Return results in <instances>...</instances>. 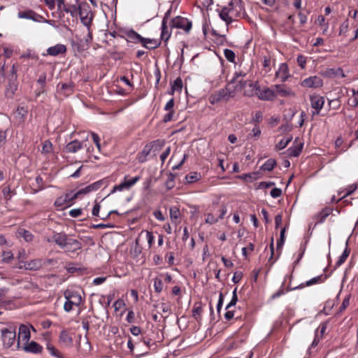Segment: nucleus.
<instances>
[{
  "label": "nucleus",
  "mask_w": 358,
  "mask_h": 358,
  "mask_svg": "<svg viewBox=\"0 0 358 358\" xmlns=\"http://www.w3.org/2000/svg\"><path fill=\"white\" fill-rule=\"evenodd\" d=\"M31 338V334L29 327L26 324H21L19 327L18 331V340L17 343V347L18 349L21 348L20 342L27 343Z\"/></svg>",
  "instance_id": "nucleus-8"
},
{
  "label": "nucleus",
  "mask_w": 358,
  "mask_h": 358,
  "mask_svg": "<svg viewBox=\"0 0 358 358\" xmlns=\"http://www.w3.org/2000/svg\"><path fill=\"white\" fill-rule=\"evenodd\" d=\"M21 58H30V59H38V56L37 54H36L35 52H32L31 50H28L26 52H24V54H22L21 56H20Z\"/></svg>",
  "instance_id": "nucleus-52"
},
{
  "label": "nucleus",
  "mask_w": 358,
  "mask_h": 358,
  "mask_svg": "<svg viewBox=\"0 0 358 358\" xmlns=\"http://www.w3.org/2000/svg\"><path fill=\"white\" fill-rule=\"evenodd\" d=\"M202 306L200 303H195L192 309V316L196 320L199 321L201 319Z\"/></svg>",
  "instance_id": "nucleus-31"
},
{
  "label": "nucleus",
  "mask_w": 358,
  "mask_h": 358,
  "mask_svg": "<svg viewBox=\"0 0 358 358\" xmlns=\"http://www.w3.org/2000/svg\"><path fill=\"white\" fill-rule=\"evenodd\" d=\"M257 97L262 101H273L276 97V93L274 87H265L259 93Z\"/></svg>",
  "instance_id": "nucleus-12"
},
{
  "label": "nucleus",
  "mask_w": 358,
  "mask_h": 358,
  "mask_svg": "<svg viewBox=\"0 0 358 358\" xmlns=\"http://www.w3.org/2000/svg\"><path fill=\"white\" fill-rule=\"evenodd\" d=\"M332 208H325L322 209L317 215L318 221L317 223H322L326 218L331 213Z\"/></svg>",
  "instance_id": "nucleus-32"
},
{
  "label": "nucleus",
  "mask_w": 358,
  "mask_h": 358,
  "mask_svg": "<svg viewBox=\"0 0 358 358\" xmlns=\"http://www.w3.org/2000/svg\"><path fill=\"white\" fill-rule=\"evenodd\" d=\"M127 176H125L124 178V182H126V185L129 189L132 186H134L141 179V176H136L132 178L131 179H129V180H127Z\"/></svg>",
  "instance_id": "nucleus-43"
},
{
  "label": "nucleus",
  "mask_w": 358,
  "mask_h": 358,
  "mask_svg": "<svg viewBox=\"0 0 358 358\" xmlns=\"http://www.w3.org/2000/svg\"><path fill=\"white\" fill-rule=\"evenodd\" d=\"M66 300H71L75 306H79L83 301L80 294L78 291L67 289L64 292Z\"/></svg>",
  "instance_id": "nucleus-11"
},
{
  "label": "nucleus",
  "mask_w": 358,
  "mask_h": 358,
  "mask_svg": "<svg viewBox=\"0 0 358 358\" xmlns=\"http://www.w3.org/2000/svg\"><path fill=\"white\" fill-rule=\"evenodd\" d=\"M292 137L289 136L286 138L281 139L275 145L276 150H281L285 148L287 145L292 141Z\"/></svg>",
  "instance_id": "nucleus-37"
},
{
  "label": "nucleus",
  "mask_w": 358,
  "mask_h": 358,
  "mask_svg": "<svg viewBox=\"0 0 358 358\" xmlns=\"http://www.w3.org/2000/svg\"><path fill=\"white\" fill-rule=\"evenodd\" d=\"M46 79L47 76L45 73H42L41 74H40L37 80V83L41 85V88H45L46 84Z\"/></svg>",
  "instance_id": "nucleus-56"
},
{
  "label": "nucleus",
  "mask_w": 358,
  "mask_h": 358,
  "mask_svg": "<svg viewBox=\"0 0 358 358\" xmlns=\"http://www.w3.org/2000/svg\"><path fill=\"white\" fill-rule=\"evenodd\" d=\"M175 174L170 173L166 182V186L168 189H171L174 187Z\"/></svg>",
  "instance_id": "nucleus-51"
},
{
  "label": "nucleus",
  "mask_w": 358,
  "mask_h": 358,
  "mask_svg": "<svg viewBox=\"0 0 358 358\" xmlns=\"http://www.w3.org/2000/svg\"><path fill=\"white\" fill-rule=\"evenodd\" d=\"M329 277V275L322 274L318 276L314 277L306 282L301 283L299 285L294 287L292 289H303L306 286L309 287L315 284L324 282Z\"/></svg>",
  "instance_id": "nucleus-10"
},
{
  "label": "nucleus",
  "mask_w": 358,
  "mask_h": 358,
  "mask_svg": "<svg viewBox=\"0 0 358 358\" xmlns=\"http://www.w3.org/2000/svg\"><path fill=\"white\" fill-rule=\"evenodd\" d=\"M303 143H300L298 145H292L287 149L288 155L290 157H298L303 149Z\"/></svg>",
  "instance_id": "nucleus-28"
},
{
  "label": "nucleus",
  "mask_w": 358,
  "mask_h": 358,
  "mask_svg": "<svg viewBox=\"0 0 358 358\" xmlns=\"http://www.w3.org/2000/svg\"><path fill=\"white\" fill-rule=\"evenodd\" d=\"M102 185V182L101 180H99V181H96L94 183H92L89 185H87V188L90 191V192H94V191H96L98 190Z\"/></svg>",
  "instance_id": "nucleus-54"
},
{
  "label": "nucleus",
  "mask_w": 358,
  "mask_h": 358,
  "mask_svg": "<svg viewBox=\"0 0 358 358\" xmlns=\"http://www.w3.org/2000/svg\"><path fill=\"white\" fill-rule=\"evenodd\" d=\"M311 107L316 110H321L324 104V98L319 94H313L310 96Z\"/></svg>",
  "instance_id": "nucleus-18"
},
{
  "label": "nucleus",
  "mask_w": 358,
  "mask_h": 358,
  "mask_svg": "<svg viewBox=\"0 0 358 358\" xmlns=\"http://www.w3.org/2000/svg\"><path fill=\"white\" fill-rule=\"evenodd\" d=\"M285 239H283V238H279L278 241H277V245H276V250H277V257H275V259L271 262V265H273L274 264V262L278 259V258L279 257L280 253H281V250L282 248V246L285 243Z\"/></svg>",
  "instance_id": "nucleus-46"
},
{
  "label": "nucleus",
  "mask_w": 358,
  "mask_h": 358,
  "mask_svg": "<svg viewBox=\"0 0 358 358\" xmlns=\"http://www.w3.org/2000/svg\"><path fill=\"white\" fill-rule=\"evenodd\" d=\"M183 83L181 78H177L171 85V94L175 91L180 92L182 89Z\"/></svg>",
  "instance_id": "nucleus-36"
},
{
  "label": "nucleus",
  "mask_w": 358,
  "mask_h": 358,
  "mask_svg": "<svg viewBox=\"0 0 358 358\" xmlns=\"http://www.w3.org/2000/svg\"><path fill=\"white\" fill-rule=\"evenodd\" d=\"M127 41L134 43H141L142 45L143 41H146L144 37L141 36L138 33H137L134 29H129L125 33Z\"/></svg>",
  "instance_id": "nucleus-20"
},
{
  "label": "nucleus",
  "mask_w": 358,
  "mask_h": 358,
  "mask_svg": "<svg viewBox=\"0 0 358 358\" xmlns=\"http://www.w3.org/2000/svg\"><path fill=\"white\" fill-rule=\"evenodd\" d=\"M201 173L197 172H191L185 176V180L187 183H192L201 179Z\"/></svg>",
  "instance_id": "nucleus-35"
},
{
  "label": "nucleus",
  "mask_w": 358,
  "mask_h": 358,
  "mask_svg": "<svg viewBox=\"0 0 358 358\" xmlns=\"http://www.w3.org/2000/svg\"><path fill=\"white\" fill-rule=\"evenodd\" d=\"M285 281L282 282L280 289L275 292V293H273L272 294V296H271V299H275L280 296H281L282 295H284L285 294Z\"/></svg>",
  "instance_id": "nucleus-47"
},
{
  "label": "nucleus",
  "mask_w": 358,
  "mask_h": 358,
  "mask_svg": "<svg viewBox=\"0 0 358 358\" xmlns=\"http://www.w3.org/2000/svg\"><path fill=\"white\" fill-rule=\"evenodd\" d=\"M17 16L19 18L31 20L34 22H41L43 19L42 15L36 13L32 10L20 11L17 14Z\"/></svg>",
  "instance_id": "nucleus-13"
},
{
  "label": "nucleus",
  "mask_w": 358,
  "mask_h": 358,
  "mask_svg": "<svg viewBox=\"0 0 358 358\" xmlns=\"http://www.w3.org/2000/svg\"><path fill=\"white\" fill-rule=\"evenodd\" d=\"M282 190L280 188L275 187L271 191V196L273 198H278L282 195Z\"/></svg>",
  "instance_id": "nucleus-62"
},
{
  "label": "nucleus",
  "mask_w": 358,
  "mask_h": 358,
  "mask_svg": "<svg viewBox=\"0 0 358 358\" xmlns=\"http://www.w3.org/2000/svg\"><path fill=\"white\" fill-rule=\"evenodd\" d=\"M171 27V28L182 29L186 33H189L192 29V24L187 18L178 15L172 19Z\"/></svg>",
  "instance_id": "nucleus-2"
},
{
  "label": "nucleus",
  "mask_w": 358,
  "mask_h": 358,
  "mask_svg": "<svg viewBox=\"0 0 358 358\" xmlns=\"http://www.w3.org/2000/svg\"><path fill=\"white\" fill-rule=\"evenodd\" d=\"M67 49L65 45L58 43L55 45L49 47L45 52H43L42 55L43 57L45 56H52V57H57L61 55H64L66 53Z\"/></svg>",
  "instance_id": "nucleus-7"
},
{
  "label": "nucleus",
  "mask_w": 358,
  "mask_h": 358,
  "mask_svg": "<svg viewBox=\"0 0 358 358\" xmlns=\"http://www.w3.org/2000/svg\"><path fill=\"white\" fill-rule=\"evenodd\" d=\"M327 74L329 76H334L335 77H341L345 78V74L343 72V69L341 68L338 69H330L327 71Z\"/></svg>",
  "instance_id": "nucleus-39"
},
{
  "label": "nucleus",
  "mask_w": 358,
  "mask_h": 358,
  "mask_svg": "<svg viewBox=\"0 0 358 358\" xmlns=\"http://www.w3.org/2000/svg\"><path fill=\"white\" fill-rule=\"evenodd\" d=\"M54 204L56 207L60 208L61 209H64L72 206L69 193L57 197Z\"/></svg>",
  "instance_id": "nucleus-19"
},
{
  "label": "nucleus",
  "mask_w": 358,
  "mask_h": 358,
  "mask_svg": "<svg viewBox=\"0 0 358 358\" xmlns=\"http://www.w3.org/2000/svg\"><path fill=\"white\" fill-rule=\"evenodd\" d=\"M234 90L227 85L224 88L220 89L210 96L209 100L212 104L219 103L222 101H227L234 96Z\"/></svg>",
  "instance_id": "nucleus-1"
},
{
  "label": "nucleus",
  "mask_w": 358,
  "mask_h": 358,
  "mask_svg": "<svg viewBox=\"0 0 358 358\" xmlns=\"http://www.w3.org/2000/svg\"><path fill=\"white\" fill-rule=\"evenodd\" d=\"M47 350L52 357L56 358H64L63 355L51 344L47 345Z\"/></svg>",
  "instance_id": "nucleus-38"
},
{
  "label": "nucleus",
  "mask_w": 358,
  "mask_h": 358,
  "mask_svg": "<svg viewBox=\"0 0 358 358\" xmlns=\"http://www.w3.org/2000/svg\"><path fill=\"white\" fill-rule=\"evenodd\" d=\"M345 244H346V247H345L343 252L339 257L338 261L336 262V263L335 264V267H334L335 269L336 268L339 267L340 266H341L345 262L346 259L348 258V257L350 255V250L348 248V241H346Z\"/></svg>",
  "instance_id": "nucleus-29"
},
{
  "label": "nucleus",
  "mask_w": 358,
  "mask_h": 358,
  "mask_svg": "<svg viewBox=\"0 0 358 358\" xmlns=\"http://www.w3.org/2000/svg\"><path fill=\"white\" fill-rule=\"evenodd\" d=\"M242 278H243V273L241 271H236L234 273V275L232 278V281L234 283H238L240 282V280L242 279Z\"/></svg>",
  "instance_id": "nucleus-63"
},
{
  "label": "nucleus",
  "mask_w": 358,
  "mask_h": 358,
  "mask_svg": "<svg viewBox=\"0 0 358 358\" xmlns=\"http://www.w3.org/2000/svg\"><path fill=\"white\" fill-rule=\"evenodd\" d=\"M3 344L6 348H10L16 338L15 329L13 328H3L1 329Z\"/></svg>",
  "instance_id": "nucleus-3"
},
{
  "label": "nucleus",
  "mask_w": 358,
  "mask_h": 358,
  "mask_svg": "<svg viewBox=\"0 0 358 358\" xmlns=\"http://www.w3.org/2000/svg\"><path fill=\"white\" fill-rule=\"evenodd\" d=\"M357 184H352V185L348 186L345 189V193L343 194V196L341 198L338 199L336 201H338L341 199L347 197L349 195L352 194L357 189Z\"/></svg>",
  "instance_id": "nucleus-45"
},
{
  "label": "nucleus",
  "mask_w": 358,
  "mask_h": 358,
  "mask_svg": "<svg viewBox=\"0 0 358 358\" xmlns=\"http://www.w3.org/2000/svg\"><path fill=\"white\" fill-rule=\"evenodd\" d=\"M66 236V234L64 232L54 231L52 236L47 238V241L48 243H55L57 245H58L60 248L63 243V241L64 240Z\"/></svg>",
  "instance_id": "nucleus-23"
},
{
  "label": "nucleus",
  "mask_w": 358,
  "mask_h": 358,
  "mask_svg": "<svg viewBox=\"0 0 358 358\" xmlns=\"http://www.w3.org/2000/svg\"><path fill=\"white\" fill-rule=\"evenodd\" d=\"M263 120V114L261 111H257L255 113V114L253 115L250 122L253 123L255 124H257V123H259Z\"/></svg>",
  "instance_id": "nucleus-50"
},
{
  "label": "nucleus",
  "mask_w": 358,
  "mask_h": 358,
  "mask_svg": "<svg viewBox=\"0 0 358 358\" xmlns=\"http://www.w3.org/2000/svg\"><path fill=\"white\" fill-rule=\"evenodd\" d=\"M61 89L62 90L66 91L68 93H71L73 90V85L71 83H62L61 85Z\"/></svg>",
  "instance_id": "nucleus-61"
},
{
  "label": "nucleus",
  "mask_w": 358,
  "mask_h": 358,
  "mask_svg": "<svg viewBox=\"0 0 358 358\" xmlns=\"http://www.w3.org/2000/svg\"><path fill=\"white\" fill-rule=\"evenodd\" d=\"M74 303L71 300H66L64 304V310L69 313L72 310Z\"/></svg>",
  "instance_id": "nucleus-64"
},
{
  "label": "nucleus",
  "mask_w": 358,
  "mask_h": 358,
  "mask_svg": "<svg viewBox=\"0 0 358 358\" xmlns=\"http://www.w3.org/2000/svg\"><path fill=\"white\" fill-rule=\"evenodd\" d=\"M218 221V218H216L213 214L208 213L205 220L206 223L209 224H213Z\"/></svg>",
  "instance_id": "nucleus-59"
},
{
  "label": "nucleus",
  "mask_w": 358,
  "mask_h": 358,
  "mask_svg": "<svg viewBox=\"0 0 358 358\" xmlns=\"http://www.w3.org/2000/svg\"><path fill=\"white\" fill-rule=\"evenodd\" d=\"M20 348H22V350L25 352L34 355L41 354L43 350V346L34 341H29L27 343H24V345Z\"/></svg>",
  "instance_id": "nucleus-5"
},
{
  "label": "nucleus",
  "mask_w": 358,
  "mask_h": 358,
  "mask_svg": "<svg viewBox=\"0 0 358 358\" xmlns=\"http://www.w3.org/2000/svg\"><path fill=\"white\" fill-rule=\"evenodd\" d=\"M83 213V210L81 208H74L71 209L69 212V215L72 217H79Z\"/></svg>",
  "instance_id": "nucleus-58"
},
{
  "label": "nucleus",
  "mask_w": 358,
  "mask_h": 358,
  "mask_svg": "<svg viewBox=\"0 0 358 358\" xmlns=\"http://www.w3.org/2000/svg\"><path fill=\"white\" fill-rule=\"evenodd\" d=\"M273 87L275 88L276 96L278 95L281 97L295 96V93L285 85H274Z\"/></svg>",
  "instance_id": "nucleus-14"
},
{
  "label": "nucleus",
  "mask_w": 358,
  "mask_h": 358,
  "mask_svg": "<svg viewBox=\"0 0 358 358\" xmlns=\"http://www.w3.org/2000/svg\"><path fill=\"white\" fill-rule=\"evenodd\" d=\"M154 288L157 293H160L163 289L162 280L159 278H155L154 280Z\"/></svg>",
  "instance_id": "nucleus-49"
},
{
  "label": "nucleus",
  "mask_w": 358,
  "mask_h": 358,
  "mask_svg": "<svg viewBox=\"0 0 358 358\" xmlns=\"http://www.w3.org/2000/svg\"><path fill=\"white\" fill-rule=\"evenodd\" d=\"M124 190H129L127 185H126V182H124V181L123 180L121 183L118 184V185H115V186H113L112 190L110 191V194H113L117 191L119 192H122V191H124Z\"/></svg>",
  "instance_id": "nucleus-42"
},
{
  "label": "nucleus",
  "mask_w": 358,
  "mask_h": 358,
  "mask_svg": "<svg viewBox=\"0 0 358 358\" xmlns=\"http://www.w3.org/2000/svg\"><path fill=\"white\" fill-rule=\"evenodd\" d=\"M80 10H82L81 6L76 4L66 5L63 8V10L66 13H70L72 17L77 16V15L79 14Z\"/></svg>",
  "instance_id": "nucleus-27"
},
{
  "label": "nucleus",
  "mask_w": 358,
  "mask_h": 358,
  "mask_svg": "<svg viewBox=\"0 0 358 358\" xmlns=\"http://www.w3.org/2000/svg\"><path fill=\"white\" fill-rule=\"evenodd\" d=\"M52 151V143L49 140H46L43 143L42 151L43 154H49Z\"/></svg>",
  "instance_id": "nucleus-40"
},
{
  "label": "nucleus",
  "mask_w": 358,
  "mask_h": 358,
  "mask_svg": "<svg viewBox=\"0 0 358 358\" xmlns=\"http://www.w3.org/2000/svg\"><path fill=\"white\" fill-rule=\"evenodd\" d=\"M229 6L232 8L234 17H243L245 15L243 2L241 0H231Z\"/></svg>",
  "instance_id": "nucleus-4"
},
{
  "label": "nucleus",
  "mask_w": 358,
  "mask_h": 358,
  "mask_svg": "<svg viewBox=\"0 0 358 358\" xmlns=\"http://www.w3.org/2000/svg\"><path fill=\"white\" fill-rule=\"evenodd\" d=\"M59 341L66 347H71L73 344V338L70 334L66 330L61 331Z\"/></svg>",
  "instance_id": "nucleus-26"
},
{
  "label": "nucleus",
  "mask_w": 358,
  "mask_h": 358,
  "mask_svg": "<svg viewBox=\"0 0 358 358\" xmlns=\"http://www.w3.org/2000/svg\"><path fill=\"white\" fill-rule=\"evenodd\" d=\"M232 8L229 6H224L219 13L220 17L226 22L227 24H230L233 22L234 15H232Z\"/></svg>",
  "instance_id": "nucleus-16"
},
{
  "label": "nucleus",
  "mask_w": 358,
  "mask_h": 358,
  "mask_svg": "<svg viewBox=\"0 0 358 358\" xmlns=\"http://www.w3.org/2000/svg\"><path fill=\"white\" fill-rule=\"evenodd\" d=\"M43 266L42 259H34L30 261H26L23 263V266H20V269H25L29 271H37L40 269Z\"/></svg>",
  "instance_id": "nucleus-15"
},
{
  "label": "nucleus",
  "mask_w": 358,
  "mask_h": 358,
  "mask_svg": "<svg viewBox=\"0 0 358 358\" xmlns=\"http://www.w3.org/2000/svg\"><path fill=\"white\" fill-rule=\"evenodd\" d=\"M78 15H80L81 22L83 24V25L89 28L92 22V19L87 17V16H83L82 10H80Z\"/></svg>",
  "instance_id": "nucleus-48"
},
{
  "label": "nucleus",
  "mask_w": 358,
  "mask_h": 358,
  "mask_svg": "<svg viewBox=\"0 0 358 358\" xmlns=\"http://www.w3.org/2000/svg\"><path fill=\"white\" fill-rule=\"evenodd\" d=\"M82 247L83 245L81 242L71 236L66 248L64 249V251L68 252H76V251L80 250Z\"/></svg>",
  "instance_id": "nucleus-22"
},
{
  "label": "nucleus",
  "mask_w": 358,
  "mask_h": 358,
  "mask_svg": "<svg viewBox=\"0 0 358 358\" xmlns=\"http://www.w3.org/2000/svg\"><path fill=\"white\" fill-rule=\"evenodd\" d=\"M145 39L146 41H143L142 45L148 50H154L161 45L160 40L148 38H145Z\"/></svg>",
  "instance_id": "nucleus-25"
},
{
  "label": "nucleus",
  "mask_w": 358,
  "mask_h": 358,
  "mask_svg": "<svg viewBox=\"0 0 358 358\" xmlns=\"http://www.w3.org/2000/svg\"><path fill=\"white\" fill-rule=\"evenodd\" d=\"M160 143L159 140L150 142L145 145L142 151L138 154L137 159L140 163H144L147 161V157L150 155L154 147Z\"/></svg>",
  "instance_id": "nucleus-6"
},
{
  "label": "nucleus",
  "mask_w": 358,
  "mask_h": 358,
  "mask_svg": "<svg viewBox=\"0 0 358 358\" xmlns=\"http://www.w3.org/2000/svg\"><path fill=\"white\" fill-rule=\"evenodd\" d=\"M13 259V254L11 251H4L2 253V262L5 263L9 262Z\"/></svg>",
  "instance_id": "nucleus-53"
},
{
  "label": "nucleus",
  "mask_w": 358,
  "mask_h": 358,
  "mask_svg": "<svg viewBox=\"0 0 358 358\" xmlns=\"http://www.w3.org/2000/svg\"><path fill=\"white\" fill-rule=\"evenodd\" d=\"M83 148V143L74 140L69 143L65 147V151L69 153H76Z\"/></svg>",
  "instance_id": "nucleus-24"
},
{
  "label": "nucleus",
  "mask_w": 358,
  "mask_h": 358,
  "mask_svg": "<svg viewBox=\"0 0 358 358\" xmlns=\"http://www.w3.org/2000/svg\"><path fill=\"white\" fill-rule=\"evenodd\" d=\"M170 217L172 221L177 220L180 215V213L178 207L171 206L169 209Z\"/></svg>",
  "instance_id": "nucleus-41"
},
{
  "label": "nucleus",
  "mask_w": 358,
  "mask_h": 358,
  "mask_svg": "<svg viewBox=\"0 0 358 358\" xmlns=\"http://www.w3.org/2000/svg\"><path fill=\"white\" fill-rule=\"evenodd\" d=\"M349 304H350V295L345 296V299H343L342 304L339 308V311L342 312L344 310H345L346 308L349 306Z\"/></svg>",
  "instance_id": "nucleus-60"
},
{
  "label": "nucleus",
  "mask_w": 358,
  "mask_h": 358,
  "mask_svg": "<svg viewBox=\"0 0 358 358\" xmlns=\"http://www.w3.org/2000/svg\"><path fill=\"white\" fill-rule=\"evenodd\" d=\"M17 80H14V79H8V84L6 86L4 95L7 99H13L15 92L17 90Z\"/></svg>",
  "instance_id": "nucleus-17"
},
{
  "label": "nucleus",
  "mask_w": 358,
  "mask_h": 358,
  "mask_svg": "<svg viewBox=\"0 0 358 358\" xmlns=\"http://www.w3.org/2000/svg\"><path fill=\"white\" fill-rule=\"evenodd\" d=\"M224 55L225 58L229 62H235V58L236 55L234 52L230 49H225L224 50Z\"/></svg>",
  "instance_id": "nucleus-44"
},
{
  "label": "nucleus",
  "mask_w": 358,
  "mask_h": 358,
  "mask_svg": "<svg viewBox=\"0 0 358 358\" xmlns=\"http://www.w3.org/2000/svg\"><path fill=\"white\" fill-rule=\"evenodd\" d=\"M275 76L280 79L282 82H285L289 77L288 66L285 63L280 64L278 71L275 72Z\"/></svg>",
  "instance_id": "nucleus-21"
},
{
  "label": "nucleus",
  "mask_w": 358,
  "mask_h": 358,
  "mask_svg": "<svg viewBox=\"0 0 358 358\" xmlns=\"http://www.w3.org/2000/svg\"><path fill=\"white\" fill-rule=\"evenodd\" d=\"M17 233L19 236L22 237L27 242L31 241L34 238V235L25 229H20Z\"/></svg>",
  "instance_id": "nucleus-33"
},
{
  "label": "nucleus",
  "mask_w": 358,
  "mask_h": 358,
  "mask_svg": "<svg viewBox=\"0 0 358 358\" xmlns=\"http://www.w3.org/2000/svg\"><path fill=\"white\" fill-rule=\"evenodd\" d=\"M162 32H161V40L164 42H167L171 37V32L169 31L167 24H165V22H162Z\"/></svg>",
  "instance_id": "nucleus-30"
},
{
  "label": "nucleus",
  "mask_w": 358,
  "mask_h": 358,
  "mask_svg": "<svg viewBox=\"0 0 358 358\" xmlns=\"http://www.w3.org/2000/svg\"><path fill=\"white\" fill-rule=\"evenodd\" d=\"M260 134H261V130H260L259 127H258L257 124H255L254 128L252 129L251 132L249 134L250 136L257 138L260 136Z\"/></svg>",
  "instance_id": "nucleus-57"
},
{
  "label": "nucleus",
  "mask_w": 358,
  "mask_h": 358,
  "mask_svg": "<svg viewBox=\"0 0 358 358\" xmlns=\"http://www.w3.org/2000/svg\"><path fill=\"white\" fill-rule=\"evenodd\" d=\"M301 86L308 88H317L323 85V80L319 76H310L304 79L301 83Z\"/></svg>",
  "instance_id": "nucleus-9"
},
{
  "label": "nucleus",
  "mask_w": 358,
  "mask_h": 358,
  "mask_svg": "<svg viewBox=\"0 0 358 358\" xmlns=\"http://www.w3.org/2000/svg\"><path fill=\"white\" fill-rule=\"evenodd\" d=\"M276 165V162L273 159H268L266 160L263 165L261 166V170L263 171H272Z\"/></svg>",
  "instance_id": "nucleus-34"
},
{
  "label": "nucleus",
  "mask_w": 358,
  "mask_h": 358,
  "mask_svg": "<svg viewBox=\"0 0 358 358\" xmlns=\"http://www.w3.org/2000/svg\"><path fill=\"white\" fill-rule=\"evenodd\" d=\"M102 185V182L101 180H99V181H96L94 183H92L89 185H87V188L90 191V192H94V191H96L98 190Z\"/></svg>",
  "instance_id": "nucleus-55"
}]
</instances>
